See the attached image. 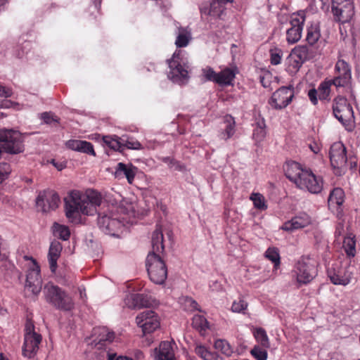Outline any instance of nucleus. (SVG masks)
I'll list each match as a JSON object with an SVG mask.
<instances>
[{
  "label": "nucleus",
  "mask_w": 360,
  "mask_h": 360,
  "mask_svg": "<svg viewBox=\"0 0 360 360\" xmlns=\"http://www.w3.org/2000/svg\"><path fill=\"white\" fill-rule=\"evenodd\" d=\"M105 198L111 206L108 213H98V226L105 234L119 237L126 224L134 223L136 204L128 199H123L117 205V201L111 200L110 195Z\"/></svg>",
  "instance_id": "nucleus-1"
},
{
  "label": "nucleus",
  "mask_w": 360,
  "mask_h": 360,
  "mask_svg": "<svg viewBox=\"0 0 360 360\" xmlns=\"http://www.w3.org/2000/svg\"><path fill=\"white\" fill-rule=\"evenodd\" d=\"M102 196L98 191L89 189L84 194L74 191L65 200V215L74 224L82 222V214L91 216L97 213V207L101 205Z\"/></svg>",
  "instance_id": "nucleus-2"
},
{
  "label": "nucleus",
  "mask_w": 360,
  "mask_h": 360,
  "mask_svg": "<svg viewBox=\"0 0 360 360\" xmlns=\"http://www.w3.org/2000/svg\"><path fill=\"white\" fill-rule=\"evenodd\" d=\"M152 250L147 255L146 266L150 281L158 285L165 283L167 278V267L165 257L163 234L160 228L157 227L152 235Z\"/></svg>",
  "instance_id": "nucleus-3"
},
{
  "label": "nucleus",
  "mask_w": 360,
  "mask_h": 360,
  "mask_svg": "<svg viewBox=\"0 0 360 360\" xmlns=\"http://www.w3.org/2000/svg\"><path fill=\"white\" fill-rule=\"evenodd\" d=\"M285 176L300 189L312 194H319L323 187L321 176L315 175L309 169L303 168L294 161L286 162L284 166Z\"/></svg>",
  "instance_id": "nucleus-4"
},
{
  "label": "nucleus",
  "mask_w": 360,
  "mask_h": 360,
  "mask_svg": "<svg viewBox=\"0 0 360 360\" xmlns=\"http://www.w3.org/2000/svg\"><path fill=\"white\" fill-rule=\"evenodd\" d=\"M167 63L169 68L167 77L172 82L179 85L188 83L190 67L187 59L184 57L183 51H175L172 58L167 60Z\"/></svg>",
  "instance_id": "nucleus-5"
},
{
  "label": "nucleus",
  "mask_w": 360,
  "mask_h": 360,
  "mask_svg": "<svg viewBox=\"0 0 360 360\" xmlns=\"http://www.w3.org/2000/svg\"><path fill=\"white\" fill-rule=\"evenodd\" d=\"M44 293L46 302L57 309L69 311L75 308L72 297L58 286L46 284Z\"/></svg>",
  "instance_id": "nucleus-6"
},
{
  "label": "nucleus",
  "mask_w": 360,
  "mask_h": 360,
  "mask_svg": "<svg viewBox=\"0 0 360 360\" xmlns=\"http://www.w3.org/2000/svg\"><path fill=\"white\" fill-rule=\"evenodd\" d=\"M0 148L8 154L21 153L25 150L23 136L16 130L0 129Z\"/></svg>",
  "instance_id": "nucleus-7"
},
{
  "label": "nucleus",
  "mask_w": 360,
  "mask_h": 360,
  "mask_svg": "<svg viewBox=\"0 0 360 360\" xmlns=\"http://www.w3.org/2000/svg\"><path fill=\"white\" fill-rule=\"evenodd\" d=\"M24 332L22 354L26 358L32 359L35 356L39 350L42 337L35 330L33 321L29 319L26 321Z\"/></svg>",
  "instance_id": "nucleus-8"
},
{
  "label": "nucleus",
  "mask_w": 360,
  "mask_h": 360,
  "mask_svg": "<svg viewBox=\"0 0 360 360\" xmlns=\"http://www.w3.org/2000/svg\"><path fill=\"white\" fill-rule=\"evenodd\" d=\"M292 273L300 285L308 284L317 275L316 262L309 256H302L296 262Z\"/></svg>",
  "instance_id": "nucleus-9"
},
{
  "label": "nucleus",
  "mask_w": 360,
  "mask_h": 360,
  "mask_svg": "<svg viewBox=\"0 0 360 360\" xmlns=\"http://www.w3.org/2000/svg\"><path fill=\"white\" fill-rule=\"evenodd\" d=\"M333 112L347 131H352L354 127V111L351 105L345 97L339 96L333 100Z\"/></svg>",
  "instance_id": "nucleus-10"
},
{
  "label": "nucleus",
  "mask_w": 360,
  "mask_h": 360,
  "mask_svg": "<svg viewBox=\"0 0 360 360\" xmlns=\"http://www.w3.org/2000/svg\"><path fill=\"white\" fill-rule=\"evenodd\" d=\"M306 20L304 11L293 13L289 18L290 27L286 30V41L290 44L297 43L302 37L303 26Z\"/></svg>",
  "instance_id": "nucleus-11"
},
{
  "label": "nucleus",
  "mask_w": 360,
  "mask_h": 360,
  "mask_svg": "<svg viewBox=\"0 0 360 360\" xmlns=\"http://www.w3.org/2000/svg\"><path fill=\"white\" fill-rule=\"evenodd\" d=\"M330 160L337 175H342L345 173L347 165L346 148L341 142L334 143L329 152Z\"/></svg>",
  "instance_id": "nucleus-12"
},
{
  "label": "nucleus",
  "mask_w": 360,
  "mask_h": 360,
  "mask_svg": "<svg viewBox=\"0 0 360 360\" xmlns=\"http://www.w3.org/2000/svg\"><path fill=\"white\" fill-rule=\"evenodd\" d=\"M41 287L42 280L40 275V269L34 261L26 276L25 293L27 296H37L41 292Z\"/></svg>",
  "instance_id": "nucleus-13"
},
{
  "label": "nucleus",
  "mask_w": 360,
  "mask_h": 360,
  "mask_svg": "<svg viewBox=\"0 0 360 360\" xmlns=\"http://www.w3.org/2000/svg\"><path fill=\"white\" fill-rule=\"evenodd\" d=\"M335 76L330 79L336 87L350 88L352 84L351 68L343 59H338L335 65Z\"/></svg>",
  "instance_id": "nucleus-14"
},
{
  "label": "nucleus",
  "mask_w": 360,
  "mask_h": 360,
  "mask_svg": "<svg viewBox=\"0 0 360 360\" xmlns=\"http://www.w3.org/2000/svg\"><path fill=\"white\" fill-rule=\"evenodd\" d=\"M332 12L335 19L341 22H349L354 15V6L351 0H332Z\"/></svg>",
  "instance_id": "nucleus-15"
},
{
  "label": "nucleus",
  "mask_w": 360,
  "mask_h": 360,
  "mask_svg": "<svg viewBox=\"0 0 360 360\" xmlns=\"http://www.w3.org/2000/svg\"><path fill=\"white\" fill-rule=\"evenodd\" d=\"M136 322L144 334L153 333L160 327L159 318L152 310H146L138 314Z\"/></svg>",
  "instance_id": "nucleus-16"
},
{
  "label": "nucleus",
  "mask_w": 360,
  "mask_h": 360,
  "mask_svg": "<svg viewBox=\"0 0 360 360\" xmlns=\"http://www.w3.org/2000/svg\"><path fill=\"white\" fill-rule=\"evenodd\" d=\"M37 205L43 212H49L56 210L60 203L58 193L53 190H46L40 192L37 198Z\"/></svg>",
  "instance_id": "nucleus-17"
},
{
  "label": "nucleus",
  "mask_w": 360,
  "mask_h": 360,
  "mask_svg": "<svg viewBox=\"0 0 360 360\" xmlns=\"http://www.w3.org/2000/svg\"><path fill=\"white\" fill-rule=\"evenodd\" d=\"M115 338V333L107 327L100 326L94 328L91 335V345L98 349H103L108 343H110Z\"/></svg>",
  "instance_id": "nucleus-18"
},
{
  "label": "nucleus",
  "mask_w": 360,
  "mask_h": 360,
  "mask_svg": "<svg viewBox=\"0 0 360 360\" xmlns=\"http://www.w3.org/2000/svg\"><path fill=\"white\" fill-rule=\"evenodd\" d=\"M293 96L291 88L282 86L272 94L269 104L275 109L284 108L291 102Z\"/></svg>",
  "instance_id": "nucleus-19"
},
{
  "label": "nucleus",
  "mask_w": 360,
  "mask_h": 360,
  "mask_svg": "<svg viewBox=\"0 0 360 360\" xmlns=\"http://www.w3.org/2000/svg\"><path fill=\"white\" fill-rule=\"evenodd\" d=\"M312 223L311 217L306 212H300L290 220L285 221L281 226V229L288 232H293L296 230L304 229Z\"/></svg>",
  "instance_id": "nucleus-20"
},
{
  "label": "nucleus",
  "mask_w": 360,
  "mask_h": 360,
  "mask_svg": "<svg viewBox=\"0 0 360 360\" xmlns=\"http://www.w3.org/2000/svg\"><path fill=\"white\" fill-rule=\"evenodd\" d=\"M333 85L331 80L321 82L318 89H311L308 91V97L311 103L316 105L318 103V98L321 101L330 99V86Z\"/></svg>",
  "instance_id": "nucleus-21"
},
{
  "label": "nucleus",
  "mask_w": 360,
  "mask_h": 360,
  "mask_svg": "<svg viewBox=\"0 0 360 360\" xmlns=\"http://www.w3.org/2000/svg\"><path fill=\"white\" fill-rule=\"evenodd\" d=\"M201 15H210L214 18H221L226 10V6L217 1L204 2L199 6Z\"/></svg>",
  "instance_id": "nucleus-22"
},
{
  "label": "nucleus",
  "mask_w": 360,
  "mask_h": 360,
  "mask_svg": "<svg viewBox=\"0 0 360 360\" xmlns=\"http://www.w3.org/2000/svg\"><path fill=\"white\" fill-rule=\"evenodd\" d=\"M124 303L129 308L140 309L150 307L153 303V299L150 296L143 294H131L127 296Z\"/></svg>",
  "instance_id": "nucleus-23"
},
{
  "label": "nucleus",
  "mask_w": 360,
  "mask_h": 360,
  "mask_svg": "<svg viewBox=\"0 0 360 360\" xmlns=\"http://www.w3.org/2000/svg\"><path fill=\"white\" fill-rule=\"evenodd\" d=\"M155 360H175L174 352L169 341L161 342L159 347L154 349Z\"/></svg>",
  "instance_id": "nucleus-24"
},
{
  "label": "nucleus",
  "mask_w": 360,
  "mask_h": 360,
  "mask_svg": "<svg viewBox=\"0 0 360 360\" xmlns=\"http://www.w3.org/2000/svg\"><path fill=\"white\" fill-rule=\"evenodd\" d=\"M65 146L72 150L96 156L92 143L86 141L77 139L68 140L65 142Z\"/></svg>",
  "instance_id": "nucleus-25"
},
{
  "label": "nucleus",
  "mask_w": 360,
  "mask_h": 360,
  "mask_svg": "<svg viewBox=\"0 0 360 360\" xmlns=\"http://www.w3.org/2000/svg\"><path fill=\"white\" fill-rule=\"evenodd\" d=\"M328 276L334 285H347L352 278L351 272L343 269L337 271L334 269H329L328 270Z\"/></svg>",
  "instance_id": "nucleus-26"
},
{
  "label": "nucleus",
  "mask_w": 360,
  "mask_h": 360,
  "mask_svg": "<svg viewBox=\"0 0 360 360\" xmlns=\"http://www.w3.org/2000/svg\"><path fill=\"white\" fill-rule=\"evenodd\" d=\"M62 249V245L59 241L53 240L51 243L48 259L50 269L53 273H54L57 269V261L60 256Z\"/></svg>",
  "instance_id": "nucleus-27"
},
{
  "label": "nucleus",
  "mask_w": 360,
  "mask_h": 360,
  "mask_svg": "<svg viewBox=\"0 0 360 360\" xmlns=\"http://www.w3.org/2000/svg\"><path fill=\"white\" fill-rule=\"evenodd\" d=\"M224 129L219 131V137L224 141L231 139L236 132V121L233 117L226 115L224 117Z\"/></svg>",
  "instance_id": "nucleus-28"
},
{
  "label": "nucleus",
  "mask_w": 360,
  "mask_h": 360,
  "mask_svg": "<svg viewBox=\"0 0 360 360\" xmlns=\"http://www.w3.org/2000/svg\"><path fill=\"white\" fill-rule=\"evenodd\" d=\"M134 169L131 165H127L124 163L119 162L115 170V176L120 177L123 174L127 178L128 183L131 184L135 177Z\"/></svg>",
  "instance_id": "nucleus-29"
},
{
  "label": "nucleus",
  "mask_w": 360,
  "mask_h": 360,
  "mask_svg": "<svg viewBox=\"0 0 360 360\" xmlns=\"http://www.w3.org/2000/svg\"><path fill=\"white\" fill-rule=\"evenodd\" d=\"M176 34L175 45L177 48L186 47L192 39L191 32L184 27H177Z\"/></svg>",
  "instance_id": "nucleus-30"
},
{
  "label": "nucleus",
  "mask_w": 360,
  "mask_h": 360,
  "mask_svg": "<svg viewBox=\"0 0 360 360\" xmlns=\"http://www.w3.org/2000/svg\"><path fill=\"white\" fill-rule=\"evenodd\" d=\"M235 69L225 68L217 74V84L219 85H230L236 77Z\"/></svg>",
  "instance_id": "nucleus-31"
},
{
  "label": "nucleus",
  "mask_w": 360,
  "mask_h": 360,
  "mask_svg": "<svg viewBox=\"0 0 360 360\" xmlns=\"http://www.w3.org/2000/svg\"><path fill=\"white\" fill-rule=\"evenodd\" d=\"M320 37L321 31L319 24H311L307 28L306 40L309 45H314L319 41Z\"/></svg>",
  "instance_id": "nucleus-32"
},
{
  "label": "nucleus",
  "mask_w": 360,
  "mask_h": 360,
  "mask_svg": "<svg viewBox=\"0 0 360 360\" xmlns=\"http://www.w3.org/2000/svg\"><path fill=\"white\" fill-rule=\"evenodd\" d=\"M266 135V124L264 118L258 119L256 122V127L253 131V139L257 142H261L264 139Z\"/></svg>",
  "instance_id": "nucleus-33"
},
{
  "label": "nucleus",
  "mask_w": 360,
  "mask_h": 360,
  "mask_svg": "<svg viewBox=\"0 0 360 360\" xmlns=\"http://www.w3.org/2000/svg\"><path fill=\"white\" fill-rule=\"evenodd\" d=\"M345 193L340 188H334L330 193L328 204L330 206H340L344 202Z\"/></svg>",
  "instance_id": "nucleus-34"
},
{
  "label": "nucleus",
  "mask_w": 360,
  "mask_h": 360,
  "mask_svg": "<svg viewBox=\"0 0 360 360\" xmlns=\"http://www.w3.org/2000/svg\"><path fill=\"white\" fill-rule=\"evenodd\" d=\"M103 143L110 148L116 151H122V143L121 136L117 135L104 136L103 137Z\"/></svg>",
  "instance_id": "nucleus-35"
},
{
  "label": "nucleus",
  "mask_w": 360,
  "mask_h": 360,
  "mask_svg": "<svg viewBox=\"0 0 360 360\" xmlns=\"http://www.w3.org/2000/svg\"><path fill=\"white\" fill-rule=\"evenodd\" d=\"M253 335L257 342L259 343L261 347L265 349L270 347V342L266 330L262 328L255 329Z\"/></svg>",
  "instance_id": "nucleus-36"
},
{
  "label": "nucleus",
  "mask_w": 360,
  "mask_h": 360,
  "mask_svg": "<svg viewBox=\"0 0 360 360\" xmlns=\"http://www.w3.org/2000/svg\"><path fill=\"white\" fill-rule=\"evenodd\" d=\"M290 53L303 63L309 58V49L306 45L296 46Z\"/></svg>",
  "instance_id": "nucleus-37"
},
{
  "label": "nucleus",
  "mask_w": 360,
  "mask_h": 360,
  "mask_svg": "<svg viewBox=\"0 0 360 360\" xmlns=\"http://www.w3.org/2000/svg\"><path fill=\"white\" fill-rule=\"evenodd\" d=\"M53 232L56 237H58L63 240L69 239L70 231L69 228L63 224L54 223L53 225Z\"/></svg>",
  "instance_id": "nucleus-38"
},
{
  "label": "nucleus",
  "mask_w": 360,
  "mask_h": 360,
  "mask_svg": "<svg viewBox=\"0 0 360 360\" xmlns=\"http://www.w3.org/2000/svg\"><path fill=\"white\" fill-rule=\"evenodd\" d=\"M303 63L294 57L291 53L286 58V70L291 74L296 73L300 69Z\"/></svg>",
  "instance_id": "nucleus-39"
},
{
  "label": "nucleus",
  "mask_w": 360,
  "mask_h": 360,
  "mask_svg": "<svg viewBox=\"0 0 360 360\" xmlns=\"http://www.w3.org/2000/svg\"><path fill=\"white\" fill-rule=\"evenodd\" d=\"M121 141L122 143V151L125 148L132 150H139L141 148V144L137 140L127 135L121 136Z\"/></svg>",
  "instance_id": "nucleus-40"
},
{
  "label": "nucleus",
  "mask_w": 360,
  "mask_h": 360,
  "mask_svg": "<svg viewBox=\"0 0 360 360\" xmlns=\"http://www.w3.org/2000/svg\"><path fill=\"white\" fill-rule=\"evenodd\" d=\"M250 199L252 201L256 209L259 210H266L267 209L265 198L261 193H252L250 196Z\"/></svg>",
  "instance_id": "nucleus-41"
},
{
  "label": "nucleus",
  "mask_w": 360,
  "mask_h": 360,
  "mask_svg": "<svg viewBox=\"0 0 360 360\" xmlns=\"http://www.w3.org/2000/svg\"><path fill=\"white\" fill-rule=\"evenodd\" d=\"M192 326L200 333L205 331L209 326L207 319L202 315H195L192 320Z\"/></svg>",
  "instance_id": "nucleus-42"
},
{
  "label": "nucleus",
  "mask_w": 360,
  "mask_h": 360,
  "mask_svg": "<svg viewBox=\"0 0 360 360\" xmlns=\"http://www.w3.org/2000/svg\"><path fill=\"white\" fill-rule=\"evenodd\" d=\"M214 347L227 356H230L233 350L229 343L224 340H217L214 342Z\"/></svg>",
  "instance_id": "nucleus-43"
},
{
  "label": "nucleus",
  "mask_w": 360,
  "mask_h": 360,
  "mask_svg": "<svg viewBox=\"0 0 360 360\" xmlns=\"http://www.w3.org/2000/svg\"><path fill=\"white\" fill-rule=\"evenodd\" d=\"M356 243L353 238H345L343 248L347 256L354 257L356 254Z\"/></svg>",
  "instance_id": "nucleus-44"
},
{
  "label": "nucleus",
  "mask_w": 360,
  "mask_h": 360,
  "mask_svg": "<svg viewBox=\"0 0 360 360\" xmlns=\"http://www.w3.org/2000/svg\"><path fill=\"white\" fill-rule=\"evenodd\" d=\"M266 257L274 264V266L277 267L280 264V255L278 251L275 248H269L265 252Z\"/></svg>",
  "instance_id": "nucleus-45"
},
{
  "label": "nucleus",
  "mask_w": 360,
  "mask_h": 360,
  "mask_svg": "<svg viewBox=\"0 0 360 360\" xmlns=\"http://www.w3.org/2000/svg\"><path fill=\"white\" fill-rule=\"evenodd\" d=\"M162 161L168 165V167L174 171L183 172L186 169L185 166L181 164L180 162L169 157L162 158Z\"/></svg>",
  "instance_id": "nucleus-46"
},
{
  "label": "nucleus",
  "mask_w": 360,
  "mask_h": 360,
  "mask_svg": "<svg viewBox=\"0 0 360 360\" xmlns=\"http://www.w3.org/2000/svg\"><path fill=\"white\" fill-rule=\"evenodd\" d=\"M250 354L257 360H266L268 358V353L266 349H262L259 345H255L251 349Z\"/></svg>",
  "instance_id": "nucleus-47"
},
{
  "label": "nucleus",
  "mask_w": 360,
  "mask_h": 360,
  "mask_svg": "<svg viewBox=\"0 0 360 360\" xmlns=\"http://www.w3.org/2000/svg\"><path fill=\"white\" fill-rule=\"evenodd\" d=\"M202 77L206 81L214 82L217 84V74L212 68L206 67L202 70Z\"/></svg>",
  "instance_id": "nucleus-48"
},
{
  "label": "nucleus",
  "mask_w": 360,
  "mask_h": 360,
  "mask_svg": "<svg viewBox=\"0 0 360 360\" xmlns=\"http://www.w3.org/2000/svg\"><path fill=\"white\" fill-rule=\"evenodd\" d=\"M283 56V51L280 49H274L270 50V61L274 65L281 63Z\"/></svg>",
  "instance_id": "nucleus-49"
},
{
  "label": "nucleus",
  "mask_w": 360,
  "mask_h": 360,
  "mask_svg": "<svg viewBox=\"0 0 360 360\" xmlns=\"http://www.w3.org/2000/svg\"><path fill=\"white\" fill-rule=\"evenodd\" d=\"M195 352L204 360H212V355L207 349L201 345H196Z\"/></svg>",
  "instance_id": "nucleus-50"
},
{
  "label": "nucleus",
  "mask_w": 360,
  "mask_h": 360,
  "mask_svg": "<svg viewBox=\"0 0 360 360\" xmlns=\"http://www.w3.org/2000/svg\"><path fill=\"white\" fill-rule=\"evenodd\" d=\"M247 307L248 303L242 299H238V300L233 301L231 306V310L233 312L243 313Z\"/></svg>",
  "instance_id": "nucleus-51"
},
{
  "label": "nucleus",
  "mask_w": 360,
  "mask_h": 360,
  "mask_svg": "<svg viewBox=\"0 0 360 360\" xmlns=\"http://www.w3.org/2000/svg\"><path fill=\"white\" fill-rule=\"evenodd\" d=\"M11 172V165L7 162L0 163V183L6 179Z\"/></svg>",
  "instance_id": "nucleus-52"
},
{
  "label": "nucleus",
  "mask_w": 360,
  "mask_h": 360,
  "mask_svg": "<svg viewBox=\"0 0 360 360\" xmlns=\"http://www.w3.org/2000/svg\"><path fill=\"white\" fill-rule=\"evenodd\" d=\"M40 118L45 124H52L53 123H58V119L51 112H45L40 115Z\"/></svg>",
  "instance_id": "nucleus-53"
},
{
  "label": "nucleus",
  "mask_w": 360,
  "mask_h": 360,
  "mask_svg": "<svg viewBox=\"0 0 360 360\" xmlns=\"http://www.w3.org/2000/svg\"><path fill=\"white\" fill-rule=\"evenodd\" d=\"M184 304L186 310L188 311H194V310H199L198 307V302L194 300L191 297H186L184 301Z\"/></svg>",
  "instance_id": "nucleus-54"
},
{
  "label": "nucleus",
  "mask_w": 360,
  "mask_h": 360,
  "mask_svg": "<svg viewBox=\"0 0 360 360\" xmlns=\"http://www.w3.org/2000/svg\"><path fill=\"white\" fill-rule=\"evenodd\" d=\"M13 95V91L11 88L6 87L0 84V97L9 98Z\"/></svg>",
  "instance_id": "nucleus-55"
},
{
  "label": "nucleus",
  "mask_w": 360,
  "mask_h": 360,
  "mask_svg": "<svg viewBox=\"0 0 360 360\" xmlns=\"http://www.w3.org/2000/svg\"><path fill=\"white\" fill-rule=\"evenodd\" d=\"M345 232V225L343 221H340L337 223L335 227V236H341Z\"/></svg>",
  "instance_id": "nucleus-56"
},
{
  "label": "nucleus",
  "mask_w": 360,
  "mask_h": 360,
  "mask_svg": "<svg viewBox=\"0 0 360 360\" xmlns=\"http://www.w3.org/2000/svg\"><path fill=\"white\" fill-rule=\"evenodd\" d=\"M15 105H17V103L10 100H4L0 102V108H11Z\"/></svg>",
  "instance_id": "nucleus-57"
},
{
  "label": "nucleus",
  "mask_w": 360,
  "mask_h": 360,
  "mask_svg": "<svg viewBox=\"0 0 360 360\" xmlns=\"http://www.w3.org/2000/svg\"><path fill=\"white\" fill-rule=\"evenodd\" d=\"M210 288L212 291H220L222 290V286L217 281H213L210 283Z\"/></svg>",
  "instance_id": "nucleus-58"
},
{
  "label": "nucleus",
  "mask_w": 360,
  "mask_h": 360,
  "mask_svg": "<svg viewBox=\"0 0 360 360\" xmlns=\"http://www.w3.org/2000/svg\"><path fill=\"white\" fill-rule=\"evenodd\" d=\"M310 150L315 154H318L320 152L321 146L317 142L313 141L309 145Z\"/></svg>",
  "instance_id": "nucleus-59"
},
{
  "label": "nucleus",
  "mask_w": 360,
  "mask_h": 360,
  "mask_svg": "<svg viewBox=\"0 0 360 360\" xmlns=\"http://www.w3.org/2000/svg\"><path fill=\"white\" fill-rule=\"evenodd\" d=\"M51 163L58 171H61L66 167V164L63 162H56L55 160H52Z\"/></svg>",
  "instance_id": "nucleus-60"
},
{
  "label": "nucleus",
  "mask_w": 360,
  "mask_h": 360,
  "mask_svg": "<svg viewBox=\"0 0 360 360\" xmlns=\"http://www.w3.org/2000/svg\"><path fill=\"white\" fill-rule=\"evenodd\" d=\"M79 294H80V297L82 300H84L86 297V292H85V289L79 288Z\"/></svg>",
  "instance_id": "nucleus-61"
},
{
  "label": "nucleus",
  "mask_w": 360,
  "mask_h": 360,
  "mask_svg": "<svg viewBox=\"0 0 360 360\" xmlns=\"http://www.w3.org/2000/svg\"><path fill=\"white\" fill-rule=\"evenodd\" d=\"M350 167H351V169L356 168L357 162L356 161L353 162L352 160H350Z\"/></svg>",
  "instance_id": "nucleus-62"
},
{
  "label": "nucleus",
  "mask_w": 360,
  "mask_h": 360,
  "mask_svg": "<svg viewBox=\"0 0 360 360\" xmlns=\"http://www.w3.org/2000/svg\"><path fill=\"white\" fill-rule=\"evenodd\" d=\"M116 354H108V360H114L115 358Z\"/></svg>",
  "instance_id": "nucleus-63"
},
{
  "label": "nucleus",
  "mask_w": 360,
  "mask_h": 360,
  "mask_svg": "<svg viewBox=\"0 0 360 360\" xmlns=\"http://www.w3.org/2000/svg\"><path fill=\"white\" fill-rule=\"evenodd\" d=\"M116 360H133L131 358H128V357H126V356H119L116 359Z\"/></svg>",
  "instance_id": "nucleus-64"
}]
</instances>
